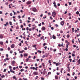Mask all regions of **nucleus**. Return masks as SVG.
I'll list each match as a JSON object with an SVG mask.
<instances>
[{"mask_svg":"<svg viewBox=\"0 0 80 80\" xmlns=\"http://www.w3.org/2000/svg\"><path fill=\"white\" fill-rule=\"evenodd\" d=\"M57 13L55 12H53L52 13V15L53 16V17H55L56 16V14Z\"/></svg>","mask_w":80,"mask_h":80,"instance_id":"obj_1","label":"nucleus"},{"mask_svg":"<svg viewBox=\"0 0 80 80\" xmlns=\"http://www.w3.org/2000/svg\"><path fill=\"white\" fill-rule=\"evenodd\" d=\"M37 10L36 8H32V11L33 12H36V11H37Z\"/></svg>","mask_w":80,"mask_h":80,"instance_id":"obj_2","label":"nucleus"},{"mask_svg":"<svg viewBox=\"0 0 80 80\" xmlns=\"http://www.w3.org/2000/svg\"><path fill=\"white\" fill-rule=\"evenodd\" d=\"M31 3H32L31 2V1H28L27 2L26 4H27V5H29V4H30Z\"/></svg>","mask_w":80,"mask_h":80,"instance_id":"obj_3","label":"nucleus"},{"mask_svg":"<svg viewBox=\"0 0 80 80\" xmlns=\"http://www.w3.org/2000/svg\"><path fill=\"white\" fill-rule=\"evenodd\" d=\"M33 74L34 75H38V72H33Z\"/></svg>","mask_w":80,"mask_h":80,"instance_id":"obj_4","label":"nucleus"},{"mask_svg":"<svg viewBox=\"0 0 80 80\" xmlns=\"http://www.w3.org/2000/svg\"><path fill=\"white\" fill-rule=\"evenodd\" d=\"M64 22L63 21H62L61 23H60V24L61 25H62V26H63V25H64Z\"/></svg>","mask_w":80,"mask_h":80,"instance_id":"obj_5","label":"nucleus"},{"mask_svg":"<svg viewBox=\"0 0 80 80\" xmlns=\"http://www.w3.org/2000/svg\"><path fill=\"white\" fill-rule=\"evenodd\" d=\"M3 38V35L2 34H0V38L1 39H2Z\"/></svg>","mask_w":80,"mask_h":80,"instance_id":"obj_6","label":"nucleus"},{"mask_svg":"<svg viewBox=\"0 0 80 80\" xmlns=\"http://www.w3.org/2000/svg\"><path fill=\"white\" fill-rule=\"evenodd\" d=\"M46 29V28H45V27H42V30H45Z\"/></svg>","mask_w":80,"mask_h":80,"instance_id":"obj_7","label":"nucleus"},{"mask_svg":"<svg viewBox=\"0 0 80 80\" xmlns=\"http://www.w3.org/2000/svg\"><path fill=\"white\" fill-rule=\"evenodd\" d=\"M15 47V45L13 44L11 46V48H13Z\"/></svg>","mask_w":80,"mask_h":80,"instance_id":"obj_8","label":"nucleus"},{"mask_svg":"<svg viewBox=\"0 0 80 80\" xmlns=\"http://www.w3.org/2000/svg\"><path fill=\"white\" fill-rule=\"evenodd\" d=\"M46 55H47V54H45V55H44L42 56V58H45V57H47V56Z\"/></svg>","mask_w":80,"mask_h":80,"instance_id":"obj_9","label":"nucleus"},{"mask_svg":"<svg viewBox=\"0 0 80 80\" xmlns=\"http://www.w3.org/2000/svg\"><path fill=\"white\" fill-rule=\"evenodd\" d=\"M23 56L24 57H27V56H28V54L27 53H24L23 55Z\"/></svg>","mask_w":80,"mask_h":80,"instance_id":"obj_10","label":"nucleus"},{"mask_svg":"<svg viewBox=\"0 0 80 80\" xmlns=\"http://www.w3.org/2000/svg\"><path fill=\"white\" fill-rule=\"evenodd\" d=\"M69 44H70V42H68V44H67V45L66 46L67 48H68V45H69Z\"/></svg>","mask_w":80,"mask_h":80,"instance_id":"obj_11","label":"nucleus"},{"mask_svg":"<svg viewBox=\"0 0 80 80\" xmlns=\"http://www.w3.org/2000/svg\"><path fill=\"white\" fill-rule=\"evenodd\" d=\"M52 38L53 39H55V38H56V37L54 35H53L52 36Z\"/></svg>","mask_w":80,"mask_h":80,"instance_id":"obj_12","label":"nucleus"},{"mask_svg":"<svg viewBox=\"0 0 80 80\" xmlns=\"http://www.w3.org/2000/svg\"><path fill=\"white\" fill-rule=\"evenodd\" d=\"M30 69H33V70H35V68L34 67H31L30 68Z\"/></svg>","mask_w":80,"mask_h":80,"instance_id":"obj_13","label":"nucleus"},{"mask_svg":"<svg viewBox=\"0 0 80 80\" xmlns=\"http://www.w3.org/2000/svg\"><path fill=\"white\" fill-rule=\"evenodd\" d=\"M55 79H56V80H58V76H55Z\"/></svg>","mask_w":80,"mask_h":80,"instance_id":"obj_14","label":"nucleus"},{"mask_svg":"<svg viewBox=\"0 0 80 80\" xmlns=\"http://www.w3.org/2000/svg\"><path fill=\"white\" fill-rule=\"evenodd\" d=\"M15 63V61H12V65H14Z\"/></svg>","mask_w":80,"mask_h":80,"instance_id":"obj_15","label":"nucleus"},{"mask_svg":"<svg viewBox=\"0 0 80 80\" xmlns=\"http://www.w3.org/2000/svg\"><path fill=\"white\" fill-rule=\"evenodd\" d=\"M23 52H25V51L24 50H22L21 51H19V53H23Z\"/></svg>","mask_w":80,"mask_h":80,"instance_id":"obj_16","label":"nucleus"},{"mask_svg":"<svg viewBox=\"0 0 80 80\" xmlns=\"http://www.w3.org/2000/svg\"><path fill=\"white\" fill-rule=\"evenodd\" d=\"M36 28H37V27L36 26V28H35V27H33V28H32L31 30H33H33H34V29Z\"/></svg>","mask_w":80,"mask_h":80,"instance_id":"obj_17","label":"nucleus"},{"mask_svg":"<svg viewBox=\"0 0 80 80\" xmlns=\"http://www.w3.org/2000/svg\"><path fill=\"white\" fill-rule=\"evenodd\" d=\"M0 44L2 45H3V42H0Z\"/></svg>","mask_w":80,"mask_h":80,"instance_id":"obj_18","label":"nucleus"},{"mask_svg":"<svg viewBox=\"0 0 80 80\" xmlns=\"http://www.w3.org/2000/svg\"><path fill=\"white\" fill-rule=\"evenodd\" d=\"M13 78H14V79H15V80H17V79L16 78V77L15 76L13 77Z\"/></svg>","mask_w":80,"mask_h":80,"instance_id":"obj_19","label":"nucleus"},{"mask_svg":"<svg viewBox=\"0 0 80 80\" xmlns=\"http://www.w3.org/2000/svg\"><path fill=\"white\" fill-rule=\"evenodd\" d=\"M42 73H43V75H45V73H46V72L45 71H43L42 72Z\"/></svg>","mask_w":80,"mask_h":80,"instance_id":"obj_20","label":"nucleus"},{"mask_svg":"<svg viewBox=\"0 0 80 80\" xmlns=\"http://www.w3.org/2000/svg\"><path fill=\"white\" fill-rule=\"evenodd\" d=\"M76 14H77V15H79V12L78 11H77L76 12Z\"/></svg>","mask_w":80,"mask_h":80,"instance_id":"obj_21","label":"nucleus"},{"mask_svg":"<svg viewBox=\"0 0 80 80\" xmlns=\"http://www.w3.org/2000/svg\"><path fill=\"white\" fill-rule=\"evenodd\" d=\"M38 53H42V51H40V50H38Z\"/></svg>","mask_w":80,"mask_h":80,"instance_id":"obj_22","label":"nucleus"},{"mask_svg":"<svg viewBox=\"0 0 80 80\" xmlns=\"http://www.w3.org/2000/svg\"><path fill=\"white\" fill-rule=\"evenodd\" d=\"M5 76L4 75H3L2 76H1V78H5Z\"/></svg>","mask_w":80,"mask_h":80,"instance_id":"obj_23","label":"nucleus"},{"mask_svg":"<svg viewBox=\"0 0 80 80\" xmlns=\"http://www.w3.org/2000/svg\"><path fill=\"white\" fill-rule=\"evenodd\" d=\"M42 65L43 67H45V64H44V63H42Z\"/></svg>","mask_w":80,"mask_h":80,"instance_id":"obj_24","label":"nucleus"},{"mask_svg":"<svg viewBox=\"0 0 80 80\" xmlns=\"http://www.w3.org/2000/svg\"><path fill=\"white\" fill-rule=\"evenodd\" d=\"M6 60H10V58H7L6 59Z\"/></svg>","mask_w":80,"mask_h":80,"instance_id":"obj_25","label":"nucleus"},{"mask_svg":"<svg viewBox=\"0 0 80 80\" xmlns=\"http://www.w3.org/2000/svg\"><path fill=\"white\" fill-rule=\"evenodd\" d=\"M41 36V34H39V35H38L37 37H40Z\"/></svg>","mask_w":80,"mask_h":80,"instance_id":"obj_26","label":"nucleus"},{"mask_svg":"<svg viewBox=\"0 0 80 80\" xmlns=\"http://www.w3.org/2000/svg\"><path fill=\"white\" fill-rule=\"evenodd\" d=\"M12 22H9V24H10V25H12Z\"/></svg>","mask_w":80,"mask_h":80,"instance_id":"obj_27","label":"nucleus"},{"mask_svg":"<svg viewBox=\"0 0 80 80\" xmlns=\"http://www.w3.org/2000/svg\"><path fill=\"white\" fill-rule=\"evenodd\" d=\"M29 29V28L28 27H27L26 28V30H27V31H28V30Z\"/></svg>","mask_w":80,"mask_h":80,"instance_id":"obj_28","label":"nucleus"},{"mask_svg":"<svg viewBox=\"0 0 80 80\" xmlns=\"http://www.w3.org/2000/svg\"><path fill=\"white\" fill-rule=\"evenodd\" d=\"M16 29L18 30V29H19V28L17 26L16 27Z\"/></svg>","mask_w":80,"mask_h":80,"instance_id":"obj_29","label":"nucleus"},{"mask_svg":"<svg viewBox=\"0 0 80 80\" xmlns=\"http://www.w3.org/2000/svg\"><path fill=\"white\" fill-rule=\"evenodd\" d=\"M72 57H75V55L72 53Z\"/></svg>","mask_w":80,"mask_h":80,"instance_id":"obj_30","label":"nucleus"},{"mask_svg":"<svg viewBox=\"0 0 80 80\" xmlns=\"http://www.w3.org/2000/svg\"><path fill=\"white\" fill-rule=\"evenodd\" d=\"M10 53H13V51L11 50L10 51Z\"/></svg>","mask_w":80,"mask_h":80,"instance_id":"obj_31","label":"nucleus"},{"mask_svg":"<svg viewBox=\"0 0 80 80\" xmlns=\"http://www.w3.org/2000/svg\"><path fill=\"white\" fill-rule=\"evenodd\" d=\"M67 37L68 38H69V37H70V35H69V34H68V35H67Z\"/></svg>","mask_w":80,"mask_h":80,"instance_id":"obj_32","label":"nucleus"},{"mask_svg":"<svg viewBox=\"0 0 80 80\" xmlns=\"http://www.w3.org/2000/svg\"><path fill=\"white\" fill-rule=\"evenodd\" d=\"M13 0H8L9 2H13Z\"/></svg>","mask_w":80,"mask_h":80,"instance_id":"obj_33","label":"nucleus"},{"mask_svg":"<svg viewBox=\"0 0 80 80\" xmlns=\"http://www.w3.org/2000/svg\"><path fill=\"white\" fill-rule=\"evenodd\" d=\"M47 45L46 43H45L43 44V46H45V45Z\"/></svg>","mask_w":80,"mask_h":80,"instance_id":"obj_34","label":"nucleus"},{"mask_svg":"<svg viewBox=\"0 0 80 80\" xmlns=\"http://www.w3.org/2000/svg\"><path fill=\"white\" fill-rule=\"evenodd\" d=\"M75 41V40L73 39L72 40V43H74V41Z\"/></svg>","mask_w":80,"mask_h":80,"instance_id":"obj_35","label":"nucleus"},{"mask_svg":"<svg viewBox=\"0 0 80 80\" xmlns=\"http://www.w3.org/2000/svg\"><path fill=\"white\" fill-rule=\"evenodd\" d=\"M37 68H38V67H36V68H35V70L37 71Z\"/></svg>","mask_w":80,"mask_h":80,"instance_id":"obj_36","label":"nucleus"},{"mask_svg":"<svg viewBox=\"0 0 80 80\" xmlns=\"http://www.w3.org/2000/svg\"><path fill=\"white\" fill-rule=\"evenodd\" d=\"M28 60H29V59L28 58L26 59V62H28Z\"/></svg>","mask_w":80,"mask_h":80,"instance_id":"obj_37","label":"nucleus"},{"mask_svg":"<svg viewBox=\"0 0 80 80\" xmlns=\"http://www.w3.org/2000/svg\"><path fill=\"white\" fill-rule=\"evenodd\" d=\"M50 18L51 20H53V18H52L51 16L50 17Z\"/></svg>","mask_w":80,"mask_h":80,"instance_id":"obj_38","label":"nucleus"},{"mask_svg":"<svg viewBox=\"0 0 80 80\" xmlns=\"http://www.w3.org/2000/svg\"><path fill=\"white\" fill-rule=\"evenodd\" d=\"M41 79L42 80H45L44 78H43L42 77H41Z\"/></svg>","mask_w":80,"mask_h":80,"instance_id":"obj_39","label":"nucleus"},{"mask_svg":"<svg viewBox=\"0 0 80 80\" xmlns=\"http://www.w3.org/2000/svg\"><path fill=\"white\" fill-rule=\"evenodd\" d=\"M41 39H43L44 38V36H42L41 38H40Z\"/></svg>","mask_w":80,"mask_h":80,"instance_id":"obj_40","label":"nucleus"},{"mask_svg":"<svg viewBox=\"0 0 80 80\" xmlns=\"http://www.w3.org/2000/svg\"><path fill=\"white\" fill-rule=\"evenodd\" d=\"M0 51H3V49L1 48L0 49Z\"/></svg>","mask_w":80,"mask_h":80,"instance_id":"obj_41","label":"nucleus"},{"mask_svg":"<svg viewBox=\"0 0 80 80\" xmlns=\"http://www.w3.org/2000/svg\"><path fill=\"white\" fill-rule=\"evenodd\" d=\"M8 50H10V48L8 47Z\"/></svg>","mask_w":80,"mask_h":80,"instance_id":"obj_42","label":"nucleus"},{"mask_svg":"<svg viewBox=\"0 0 80 80\" xmlns=\"http://www.w3.org/2000/svg\"><path fill=\"white\" fill-rule=\"evenodd\" d=\"M47 18V16H45V17H43V18L44 19H45V18Z\"/></svg>","mask_w":80,"mask_h":80,"instance_id":"obj_43","label":"nucleus"},{"mask_svg":"<svg viewBox=\"0 0 80 80\" xmlns=\"http://www.w3.org/2000/svg\"><path fill=\"white\" fill-rule=\"evenodd\" d=\"M45 50H47V47L46 46L44 47Z\"/></svg>","mask_w":80,"mask_h":80,"instance_id":"obj_44","label":"nucleus"},{"mask_svg":"<svg viewBox=\"0 0 80 80\" xmlns=\"http://www.w3.org/2000/svg\"><path fill=\"white\" fill-rule=\"evenodd\" d=\"M56 27H58V25L57 24H56Z\"/></svg>","mask_w":80,"mask_h":80,"instance_id":"obj_45","label":"nucleus"},{"mask_svg":"<svg viewBox=\"0 0 80 80\" xmlns=\"http://www.w3.org/2000/svg\"><path fill=\"white\" fill-rule=\"evenodd\" d=\"M54 6L56 8H57V5H56V4H54Z\"/></svg>","mask_w":80,"mask_h":80,"instance_id":"obj_46","label":"nucleus"},{"mask_svg":"<svg viewBox=\"0 0 80 80\" xmlns=\"http://www.w3.org/2000/svg\"><path fill=\"white\" fill-rule=\"evenodd\" d=\"M72 59H69V61L70 62H72Z\"/></svg>","mask_w":80,"mask_h":80,"instance_id":"obj_47","label":"nucleus"},{"mask_svg":"<svg viewBox=\"0 0 80 80\" xmlns=\"http://www.w3.org/2000/svg\"><path fill=\"white\" fill-rule=\"evenodd\" d=\"M10 15L11 17H12V15H12V13H10Z\"/></svg>","mask_w":80,"mask_h":80,"instance_id":"obj_48","label":"nucleus"},{"mask_svg":"<svg viewBox=\"0 0 80 80\" xmlns=\"http://www.w3.org/2000/svg\"><path fill=\"white\" fill-rule=\"evenodd\" d=\"M69 5H72V3L70 2L69 3Z\"/></svg>","mask_w":80,"mask_h":80,"instance_id":"obj_49","label":"nucleus"},{"mask_svg":"<svg viewBox=\"0 0 80 80\" xmlns=\"http://www.w3.org/2000/svg\"><path fill=\"white\" fill-rule=\"evenodd\" d=\"M20 27H21V28H23V26L22 25H21Z\"/></svg>","mask_w":80,"mask_h":80,"instance_id":"obj_50","label":"nucleus"},{"mask_svg":"<svg viewBox=\"0 0 80 80\" xmlns=\"http://www.w3.org/2000/svg\"><path fill=\"white\" fill-rule=\"evenodd\" d=\"M26 29H25V28H22V30H25Z\"/></svg>","mask_w":80,"mask_h":80,"instance_id":"obj_51","label":"nucleus"},{"mask_svg":"<svg viewBox=\"0 0 80 80\" xmlns=\"http://www.w3.org/2000/svg\"><path fill=\"white\" fill-rule=\"evenodd\" d=\"M80 34H79V35L77 34V37H79V36H80Z\"/></svg>","mask_w":80,"mask_h":80,"instance_id":"obj_52","label":"nucleus"},{"mask_svg":"<svg viewBox=\"0 0 80 80\" xmlns=\"http://www.w3.org/2000/svg\"><path fill=\"white\" fill-rule=\"evenodd\" d=\"M9 68H10V69H11V68H12V66H9Z\"/></svg>","mask_w":80,"mask_h":80,"instance_id":"obj_53","label":"nucleus"},{"mask_svg":"<svg viewBox=\"0 0 80 80\" xmlns=\"http://www.w3.org/2000/svg\"><path fill=\"white\" fill-rule=\"evenodd\" d=\"M60 33H63V31L62 30H61L60 31Z\"/></svg>","mask_w":80,"mask_h":80,"instance_id":"obj_54","label":"nucleus"},{"mask_svg":"<svg viewBox=\"0 0 80 80\" xmlns=\"http://www.w3.org/2000/svg\"><path fill=\"white\" fill-rule=\"evenodd\" d=\"M50 61H51V60H49L48 62H49V63H51V62H50Z\"/></svg>","mask_w":80,"mask_h":80,"instance_id":"obj_55","label":"nucleus"},{"mask_svg":"<svg viewBox=\"0 0 80 80\" xmlns=\"http://www.w3.org/2000/svg\"><path fill=\"white\" fill-rule=\"evenodd\" d=\"M53 51H54V52H56V51H57V49H54L53 50Z\"/></svg>","mask_w":80,"mask_h":80,"instance_id":"obj_56","label":"nucleus"},{"mask_svg":"<svg viewBox=\"0 0 80 80\" xmlns=\"http://www.w3.org/2000/svg\"><path fill=\"white\" fill-rule=\"evenodd\" d=\"M6 72V69H4L3 71L4 72Z\"/></svg>","mask_w":80,"mask_h":80,"instance_id":"obj_57","label":"nucleus"},{"mask_svg":"<svg viewBox=\"0 0 80 80\" xmlns=\"http://www.w3.org/2000/svg\"><path fill=\"white\" fill-rule=\"evenodd\" d=\"M33 47H34V48H35L36 47V45H34L33 46Z\"/></svg>","mask_w":80,"mask_h":80,"instance_id":"obj_58","label":"nucleus"},{"mask_svg":"<svg viewBox=\"0 0 80 80\" xmlns=\"http://www.w3.org/2000/svg\"><path fill=\"white\" fill-rule=\"evenodd\" d=\"M39 60H40V59H37V62L39 61Z\"/></svg>","mask_w":80,"mask_h":80,"instance_id":"obj_59","label":"nucleus"},{"mask_svg":"<svg viewBox=\"0 0 80 80\" xmlns=\"http://www.w3.org/2000/svg\"><path fill=\"white\" fill-rule=\"evenodd\" d=\"M15 69H16V68H15V67L13 68V70H15Z\"/></svg>","mask_w":80,"mask_h":80,"instance_id":"obj_60","label":"nucleus"},{"mask_svg":"<svg viewBox=\"0 0 80 80\" xmlns=\"http://www.w3.org/2000/svg\"><path fill=\"white\" fill-rule=\"evenodd\" d=\"M52 50H53V49H52V48H50V50H51V51H52Z\"/></svg>","mask_w":80,"mask_h":80,"instance_id":"obj_61","label":"nucleus"},{"mask_svg":"<svg viewBox=\"0 0 80 80\" xmlns=\"http://www.w3.org/2000/svg\"><path fill=\"white\" fill-rule=\"evenodd\" d=\"M6 24H7V25H8L9 24L8 22H7Z\"/></svg>","mask_w":80,"mask_h":80,"instance_id":"obj_62","label":"nucleus"},{"mask_svg":"<svg viewBox=\"0 0 80 80\" xmlns=\"http://www.w3.org/2000/svg\"><path fill=\"white\" fill-rule=\"evenodd\" d=\"M24 50H27V48H24Z\"/></svg>","mask_w":80,"mask_h":80,"instance_id":"obj_63","label":"nucleus"},{"mask_svg":"<svg viewBox=\"0 0 80 80\" xmlns=\"http://www.w3.org/2000/svg\"><path fill=\"white\" fill-rule=\"evenodd\" d=\"M54 29V28H53V27H51V29L52 30H53Z\"/></svg>","mask_w":80,"mask_h":80,"instance_id":"obj_64","label":"nucleus"}]
</instances>
